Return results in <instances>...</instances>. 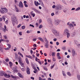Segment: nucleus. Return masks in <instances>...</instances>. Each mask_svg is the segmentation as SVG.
<instances>
[{"instance_id":"39","label":"nucleus","mask_w":80,"mask_h":80,"mask_svg":"<svg viewBox=\"0 0 80 80\" xmlns=\"http://www.w3.org/2000/svg\"><path fill=\"white\" fill-rule=\"evenodd\" d=\"M22 26V24H20L18 26V28H20Z\"/></svg>"},{"instance_id":"13","label":"nucleus","mask_w":80,"mask_h":80,"mask_svg":"<svg viewBox=\"0 0 80 80\" xmlns=\"http://www.w3.org/2000/svg\"><path fill=\"white\" fill-rule=\"evenodd\" d=\"M69 32V30H68L67 29H66L64 31V34H66V33H68Z\"/></svg>"},{"instance_id":"34","label":"nucleus","mask_w":80,"mask_h":80,"mask_svg":"<svg viewBox=\"0 0 80 80\" xmlns=\"http://www.w3.org/2000/svg\"><path fill=\"white\" fill-rule=\"evenodd\" d=\"M20 65L22 66V67H23L24 66V63H23L22 62H21V63H20Z\"/></svg>"},{"instance_id":"26","label":"nucleus","mask_w":80,"mask_h":80,"mask_svg":"<svg viewBox=\"0 0 80 80\" xmlns=\"http://www.w3.org/2000/svg\"><path fill=\"white\" fill-rule=\"evenodd\" d=\"M67 38H69L70 37V34L69 33H67Z\"/></svg>"},{"instance_id":"41","label":"nucleus","mask_w":80,"mask_h":80,"mask_svg":"<svg viewBox=\"0 0 80 80\" xmlns=\"http://www.w3.org/2000/svg\"><path fill=\"white\" fill-rule=\"evenodd\" d=\"M25 26H23L22 27V30H24V29H25Z\"/></svg>"},{"instance_id":"15","label":"nucleus","mask_w":80,"mask_h":80,"mask_svg":"<svg viewBox=\"0 0 80 80\" xmlns=\"http://www.w3.org/2000/svg\"><path fill=\"white\" fill-rule=\"evenodd\" d=\"M18 62L20 64L22 63V58H21V57L19 58Z\"/></svg>"},{"instance_id":"52","label":"nucleus","mask_w":80,"mask_h":80,"mask_svg":"<svg viewBox=\"0 0 80 80\" xmlns=\"http://www.w3.org/2000/svg\"><path fill=\"white\" fill-rule=\"evenodd\" d=\"M38 58L37 57H35V61H36V62H38Z\"/></svg>"},{"instance_id":"33","label":"nucleus","mask_w":80,"mask_h":80,"mask_svg":"<svg viewBox=\"0 0 80 80\" xmlns=\"http://www.w3.org/2000/svg\"><path fill=\"white\" fill-rule=\"evenodd\" d=\"M13 73H17L18 72V70L17 69L13 71Z\"/></svg>"},{"instance_id":"51","label":"nucleus","mask_w":80,"mask_h":80,"mask_svg":"<svg viewBox=\"0 0 80 80\" xmlns=\"http://www.w3.org/2000/svg\"><path fill=\"white\" fill-rule=\"evenodd\" d=\"M62 2L64 3H65V4H66V2H65V0H62Z\"/></svg>"},{"instance_id":"22","label":"nucleus","mask_w":80,"mask_h":80,"mask_svg":"<svg viewBox=\"0 0 80 80\" xmlns=\"http://www.w3.org/2000/svg\"><path fill=\"white\" fill-rule=\"evenodd\" d=\"M15 10L16 12H18V8H17V7H16V6H15Z\"/></svg>"},{"instance_id":"37","label":"nucleus","mask_w":80,"mask_h":80,"mask_svg":"<svg viewBox=\"0 0 80 80\" xmlns=\"http://www.w3.org/2000/svg\"><path fill=\"white\" fill-rule=\"evenodd\" d=\"M6 61L7 62H9V59L7 58L6 60Z\"/></svg>"},{"instance_id":"18","label":"nucleus","mask_w":80,"mask_h":80,"mask_svg":"<svg viewBox=\"0 0 80 80\" xmlns=\"http://www.w3.org/2000/svg\"><path fill=\"white\" fill-rule=\"evenodd\" d=\"M0 75L1 76H3L4 75V72L3 71H1L0 72Z\"/></svg>"},{"instance_id":"8","label":"nucleus","mask_w":80,"mask_h":80,"mask_svg":"<svg viewBox=\"0 0 80 80\" xmlns=\"http://www.w3.org/2000/svg\"><path fill=\"white\" fill-rule=\"evenodd\" d=\"M18 5L21 8H23V3H22V2L21 1L19 2Z\"/></svg>"},{"instance_id":"2","label":"nucleus","mask_w":80,"mask_h":80,"mask_svg":"<svg viewBox=\"0 0 80 80\" xmlns=\"http://www.w3.org/2000/svg\"><path fill=\"white\" fill-rule=\"evenodd\" d=\"M52 32L53 33L54 35H55L56 36H59V32H58L55 29H52Z\"/></svg>"},{"instance_id":"27","label":"nucleus","mask_w":80,"mask_h":80,"mask_svg":"<svg viewBox=\"0 0 80 80\" xmlns=\"http://www.w3.org/2000/svg\"><path fill=\"white\" fill-rule=\"evenodd\" d=\"M71 36L72 37H75V32H73L72 34H71Z\"/></svg>"},{"instance_id":"57","label":"nucleus","mask_w":80,"mask_h":80,"mask_svg":"<svg viewBox=\"0 0 80 80\" xmlns=\"http://www.w3.org/2000/svg\"><path fill=\"white\" fill-rule=\"evenodd\" d=\"M58 11L56 12H55V14L56 15H58Z\"/></svg>"},{"instance_id":"38","label":"nucleus","mask_w":80,"mask_h":80,"mask_svg":"<svg viewBox=\"0 0 80 80\" xmlns=\"http://www.w3.org/2000/svg\"><path fill=\"white\" fill-rule=\"evenodd\" d=\"M36 27H38V23L36 22Z\"/></svg>"},{"instance_id":"40","label":"nucleus","mask_w":80,"mask_h":80,"mask_svg":"<svg viewBox=\"0 0 80 80\" xmlns=\"http://www.w3.org/2000/svg\"><path fill=\"white\" fill-rule=\"evenodd\" d=\"M42 19H40L39 21V23H42Z\"/></svg>"},{"instance_id":"30","label":"nucleus","mask_w":80,"mask_h":80,"mask_svg":"<svg viewBox=\"0 0 80 80\" xmlns=\"http://www.w3.org/2000/svg\"><path fill=\"white\" fill-rule=\"evenodd\" d=\"M77 78L78 80H80V76L79 74H78L77 75Z\"/></svg>"},{"instance_id":"25","label":"nucleus","mask_w":80,"mask_h":80,"mask_svg":"<svg viewBox=\"0 0 80 80\" xmlns=\"http://www.w3.org/2000/svg\"><path fill=\"white\" fill-rule=\"evenodd\" d=\"M14 2L16 5H18V2L17 1V0H14Z\"/></svg>"},{"instance_id":"3","label":"nucleus","mask_w":80,"mask_h":80,"mask_svg":"<svg viewBox=\"0 0 80 80\" xmlns=\"http://www.w3.org/2000/svg\"><path fill=\"white\" fill-rule=\"evenodd\" d=\"M1 10L2 11H1V13L3 14L4 13H7L8 12V10L6 8H1Z\"/></svg>"},{"instance_id":"7","label":"nucleus","mask_w":80,"mask_h":80,"mask_svg":"<svg viewBox=\"0 0 80 80\" xmlns=\"http://www.w3.org/2000/svg\"><path fill=\"white\" fill-rule=\"evenodd\" d=\"M72 55L73 57H74L75 55H77V53H76L75 50L73 49L72 51Z\"/></svg>"},{"instance_id":"10","label":"nucleus","mask_w":80,"mask_h":80,"mask_svg":"<svg viewBox=\"0 0 80 80\" xmlns=\"http://www.w3.org/2000/svg\"><path fill=\"white\" fill-rule=\"evenodd\" d=\"M69 28H72V30H73V28L74 27L73 26V24H72V23H70L69 24V26H68Z\"/></svg>"},{"instance_id":"1","label":"nucleus","mask_w":80,"mask_h":80,"mask_svg":"<svg viewBox=\"0 0 80 80\" xmlns=\"http://www.w3.org/2000/svg\"><path fill=\"white\" fill-rule=\"evenodd\" d=\"M12 22L13 26H15V24H17L18 23V19L15 15H13L11 17Z\"/></svg>"},{"instance_id":"9","label":"nucleus","mask_w":80,"mask_h":80,"mask_svg":"<svg viewBox=\"0 0 80 80\" xmlns=\"http://www.w3.org/2000/svg\"><path fill=\"white\" fill-rule=\"evenodd\" d=\"M26 72L27 74L30 75V68H27L26 69Z\"/></svg>"},{"instance_id":"23","label":"nucleus","mask_w":80,"mask_h":80,"mask_svg":"<svg viewBox=\"0 0 80 80\" xmlns=\"http://www.w3.org/2000/svg\"><path fill=\"white\" fill-rule=\"evenodd\" d=\"M26 57H28V58H30V59H32L33 58H32V57L31 56H26Z\"/></svg>"},{"instance_id":"12","label":"nucleus","mask_w":80,"mask_h":80,"mask_svg":"<svg viewBox=\"0 0 80 80\" xmlns=\"http://www.w3.org/2000/svg\"><path fill=\"white\" fill-rule=\"evenodd\" d=\"M4 28L3 29V32L5 33L6 32V31H8V29H7V27L5 25L4 26Z\"/></svg>"},{"instance_id":"63","label":"nucleus","mask_w":80,"mask_h":80,"mask_svg":"<svg viewBox=\"0 0 80 80\" xmlns=\"http://www.w3.org/2000/svg\"><path fill=\"white\" fill-rule=\"evenodd\" d=\"M56 44L57 45H59V42H57Z\"/></svg>"},{"instance_id":"45","label":"nucleus","mask_w":80,"mask_h":80,"mask_svg":"<svg viewBox=\"0 0 80 80\" xmlns=\"http://www.w3.org/2000/svg\"><path fill=\"white\" fill-rule=\"evenodd\" d=\"M52 60L54 62H55V61H56V59H55V58L53 57L52 58Z\"/></svg>"},{"instance_id":"46","label":"nucleus","mask_w":80,"mask_h":80,"mask_svg":"<svg viewBox=\"0 0 80 80\" xmlns=\"http://www.w3.org/2000/svg\"><path fill=\"white\" fill-rule=\"evenodd\" d=\"M54 65H55L54 64H53V66H51V70H52V68H53V67H54Z\"/></svg>"},{"instance_id":"31","label":"nucleus","mask_w":80,"mask_h":80,"mask_svg":"<svg viewBox=\"0 0 80 80\" xmlns=\"http://www.w3.org/2000/svg\"><path fill=\"white\" fill-rule=\"evenodd\" d=\"M42 27H43V25H42V24H41L39 26V28L41 29Z\"/></svg>"},{"instance_id":"55","label":"nucleus","mask_w":80,"mask_h":80,"mask_svg":"<svg viewBox=\"0 0 80 80\" xmlns=\"http://www.w3.org/2000/svg\"><path fill=\"white\" fill-rule=\"evenodd\" d=\"M24 6H25V7H28V5L27 4H25Z\"/></svg>"},{"instance_id":"54","label":"nucleus","mask_w":80,"mask_h":80,"mask_svg":"<svg viewBox=\"0 0 80 80\" xmlns=\"http://www.w3.org/2000/svg\"><path fill=\"white\" fill-rule=\"evenodd\" d=\"M22 72H24V71H25V69L24 68H22Z\"/></svg>"},{"instance_id":"42","label":"nucleus","mask_w":80,"mask_h":80,"mask_svg":"<svg viewBox=\"0 0 80 80\" xmlns=\"http://www.w3.org/2000/svg\"><path fill=\"white\" fill-rule=\"evenodd\" d=\"M41 5L42 6V7H44L45 6V5H44V4H43V2H41Z\"/></svg>"},{"instance_id":"47","label":"nucleus","mask_w":80,"mask_h":80,"mask_svg":"<svg viewBox=\"0 0 80 80\" xmlns=\"http://www.w3.org/2000/svg\"><path fill=\"white\" fill-rule=\"evenodd\" d=\"M36 40H37V39L36 38H33L32 39V41H33V42H35Z\"/></svg>"},{"instance_id":"5","label":"nucleus","mask_w":80,"mask_h":80,"mask_svg":"<svg viewBox=\"0 0 80 80\" xmlns=\"http://www.w3.org/2000/svg\"><path fill=\"white\" fill-rule=\"evenodd\" d=\"M60 21L58 20H55L54 22V24L55 25H58L60 23Z\"/></svg>"},{"instance_id":"20","label":"nucleus","mask_w":80,"mask_h":80,"mask_svg":"<svg viewBox=\"0 0 80 80\" xmlns=\"http://www.w3.org/2000/svg\"><path fill=\"white\" fill-rule=\"evenodd\" d=\"M25 61L27 64H28H28H29V61H28V58H26L25 59Z\"/></svg>"},{"instance_id":"44","label":"nucleus","mask_w":80,"mask_h":80,"mask_svg":"<svg viewBox=\"0 0 80 80\" xmlns=\"http://www.w3.org/2000/svg\"><path fill=\"white\" fill-rule=\"evenodd\" d=\"M3 37L4 39H7V37L6 36L4 35Z\"/></svg>"},{"instance_id":"62","label":"nucleus","mask_w":80,"mask_h":80,"mask_svg":"<svg viewBox=\"0 0 80 80\" xmlns=\"http://www.w3.org/2000/svg\"><path fill=\"white\" fill-rule=\"evenodd\" d=\"M30 78H31V79H32V80H34L35 79V78H34L33 77H31Z\"/></svg>"},{"instance_id":"48","label":"nucleus","mask_w":80,"mask_h":80,"mask_svg":"<svg viewBox=\"0 0 80 80\" xmlns=\"http://www.w3.org/2000/svg\"><path fill=\"white\" fill-rule=\"evenodd\" d=\"M32 10H34V11H35V10H36V9L34 8H32Z\"/></svg>"},{"instance_id":"53","label":"nucleus","mask_w":80,"mask_h":80,"mask_svg":"<svg viewBox=\"0 0 80 80\" xmlns=\"http://www.w3.org/2000/svg\"><path fill=\"white\" fill-rule=\"evenodd\" d=\"M55 15V14L54 13H52L51 14V16L53 17L54 15Z\"/></svg>"},{"instance_id":"24","label":"nucleus","mask_w":80,"mask_h":80,"mask_svg":"<svg viewBox=\"0 0 80 80\" xmlns=\"http://www.w3.org/2000/svg\"><path fill=\"white\" fill-rule=\"evenodd\" d=\"M56 53L55 52H52V56L53 57H54Z\"/></svg>"},{"instance_id":"11","label":"nucleus","mask_w":80,"mask_h":80,"mask_svg":"<svg viewBox=\"0 0 80 80\" xmlns=\"http://www.w3.org/2000/svg\"><path fill=\"white\" fill-rule=\"evenodd\" d=\"M7 45L8 46V48H5V50H9L11 48V45L10 44H7Z\"/></svg>"},{"instance_id":"56","label":"nucleus","mask_w":80,"mask_h":80,"mask_svg":"<svg viewBox=\"0 0 80 80\" xmlns=\"http://www.w3.org/2000/svg\"><path fill=\"white\" fill-rule=\"evenodd\" d=\"M27 33H30V31H29V30H28L27 31Z\"/></svg>"},{"instance_id":"17","label":"nucleus","mask_w":80,"mask_h":80,"mask_svg":"<svg viewBox=\"0 0 80 80\" xmlns=\"http://www.w3.org/2000/svg\"><path fill=\"white\" fill-rule=\"evenodd\" d=\"M38 40H40L42 42H44V40H43V39H42V38L41 37H38Z\"/></svg>"},{"instance_id":"50","label":"nucleus","mask_w":80,"mask_h":80,"mask_svg":"<svg viewBox=\"0 0 80 80\" xmlns=\"http://www.w3.org/2000/svg\"><path fill=\"white\" fill-rule=\"evenodd\" d=\"M59 56H60V53L58 52L57 53V57H58Z\"/></svg>"},{"instance_id":"6","label":"nucleus","mask_w":80,"mask_h":80,"mask_svg":"<svg viewBox=\"0 0 80 80\" xmlns=\"http://www.w3.org/2000/svg\"><path fill=\"white\" fill-rule=\"evenodd\" d=\"M48 22L49 24L51 25H52V22L50 18H49L48 19Z\"/></svg>"},{"instance_id":"60","label":"nucleus","mask_w":80,"mask_h":80,"mask_svg":"<svg viewBox=\"0 0 80 80\" xmlns=\"http://www.w3.org/2000/svg\"><path fill=\"white\" fill-rule=\"evenodd\" d=\"M33 47H37V45H36V44H34L33 45Z\"/></svg>"},{"instance_id":"43","label":"nucleus","mask_w":80,"mask_h":80,"mask_svg":"<svg viewBox=\"0 0 80 80\" xmlns=\"http://www.w3.org/2000/svg\"><path fill=\"white\" fill-rule=\"evenodd\" d=\"M11 77L12 78H16V77L13 76L12 75H11Z\"/></svg>"},{"instance_id":"36","label":"nucleus","mask_w":80,"mask_h":80,"mask_svg":"<svg viewBox=\"0 0 80 80\" xmlns=\"http://www.w3.org/2000/svg\"><path fill=\"white\" fill-rule=\"evenodd\" d=\"M67 74L68 75H69V76H70V77L71 76V74H70V73L69 72H67Z\"/></svg>"},{"instance_id":"32","label":"nucleus","mask_w":80,"mask_h":80,"mask_svg":"<svg viewBox=\"0 0 80 80\" xmlns=\"http://www.w3.org/2000/svg\"><path fill=\"white\" fill-rule=\"evenodd\" d=\"M43 69H44V70H46V71H47V70H48V69L47 68L45 67H43Z\"/></svg>"},{"instance_id":"64","label":"nucleus","mask_w":80,"mask_h":80,"mask_svg":"<svg viewBox=\"0 0 80 80\" xmlns=\"http://www.w3.org/2000/svg\"><path fill=\"white\" fill-rule=\"evenodd\" d=\"M62 74L63 75V76H65V72H62Z\"/></svg>"},{"instance_id":"58","label":"nucleus","mask_w":80,"mask_h":80,"mask_svg":"<svg viewBox=\"0 0 80 80\" xmlns=\"http://www.w3.org/2000/svg\"><path fill=\"white\" fill-rule=\"evenodd\" d=\"M56 6L55 5H53V6H52V8H55Z\"/></svg>"},{"instance_id":"4","label":"nucleus","mask_w":80,"mask_h":80,"mask_svg":"<svg viewBox=\"0 0 80 80\" xmlns=\"http://www.w3.org/2000/svg\"><path fill=\"white\" fill-rule=\"evenodd\" d=\"M56 8L58 10H62V6L60 4H58L56 6Z\"/></svg>"},{"instance_id":"16","label":"nucleus","mask_w":80,"mask_h":80,"mask_svg":"<svg viewBox=\"0 0 80 80\" xmlns=\"http://www.w3.org/2000/svg\"><path fill=\"white\" fill-rule=\"evenodd\" d=\"M34 4L36 5V6H38V5H40V3H38V2H37V1H34Z\"/></svg>"},{"instance_id":"28","label":"nucleus","mask_w":80,"mask_h":80,"mask_svg":"<svg viewBox=\"0 0 80 80\" xmlns=\"http://www.w3.org/2000/svg\"><path fill=\"white\" fill-rule=\"evenodd\" d=\"M15 58H18V56L17 53H15Z\"/></svg>"},{"instance_id":"59","label":"nucleus","mask_w":80,"mask_h":80,"mask_svg":"<svg viewBox=\"0 0 80 80\" xmlns=\"http://www.w3.org/2000/svg\"><path fill=\"white\" fill-rule=\"evenodd\" d=\"M38 0L40 3H42V2H43L42 0Z\"/></svg>"},{"instance_id":"61","label":"nucleus","mask_w":80,"mask_h":80,"mask_svg":"<svg viewBox=\"0 0 80 80\" xmlns=\"http://www.w3.org/2000/svg\"><path fill=\"white\" fill-rule=\"evenodd\" d=\"M2 19H3V20H4V21H5V18H4V16H3L2 17Z\"/></svg>"},{"instance_id":"14","label":"nucleus","mask_w":80,"mask_h":80,"mask_svg":"<svg viewBox=\"0 0 80 80\" xmlns=\"http://www.w3.org/2000/svg\"><path fill=\"white\" fill-rule=\"evenodd\" d=\"M18 75L19 77H20V78H24L23 76V75H21V74H20V73L19 72L18 73Z\"/></svg>"},{"instance_id":"49","label":"nucleus","mask_w":80,"mask_h":80,"mask_svg":"<svg viewBox=\"0 0 80 80\" xmlns=\"http://www.w3.org/2000/svg\"><path fill=\"white\" fill-rule=\"evenodd\" d=\"M58 59H59V60H60V59H61V57L60 56H58Z\"/></svg>"},{"instance_id":"29","label":"nucleus","mask_w":80,"mask_h":80,"mask_svg":"<svg viewBox=\"0 0 80 80\" xmlns=\"http://www.w3.org/2000/svg\"><path fill=\"white\" fill-rule=\"evenodd\" d=\"M44 46L45 48H48V44H47V43H45Z\"/></svg>"},{"instance_id":"21","label":"nucleus","mask_w":80,"mask_h":80,"mask_svg":"<svg viewBox=\"0 0 80 80\" xmlns=\"http://www.w3.org/2000/svg\"><path fill=\"white\" fill-rule=\"evenodd\" d=\"M35 12L36 13H38L39 14H40V13H41V12L39 11L37 9L35 11Z\"/></svg>"},{"instance_id":"35","label":"nucleus","mask_w":80,"mask_h":80,"mask_svg":"<svg viewBox=\"0 0 80 80\" xmlns=\"http://www.w3.org/2000/svg\"><path fill=\"white\" fill-rule=\"evenodd\" d=\"M9 63L10 66H12L13 64L12 63V62L9 61Z\"/></svg>"},{"instance_id":"19","label":"nucleus","mask_w":80,"mask_h":80,"mask_svg":"<svg viewBox=\"0 0 80 80\" xmlns=\"http://www.w3.org/2000/svg\"><path fill=\"white\" fill-rule=\"evenodd\" d=\"M30 14L31 15H32V16L33 17H34L35 16V14L34 13H33V11H32L31 12Z\"/></svg>"}]
</instances>
